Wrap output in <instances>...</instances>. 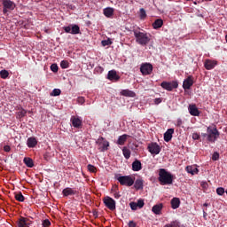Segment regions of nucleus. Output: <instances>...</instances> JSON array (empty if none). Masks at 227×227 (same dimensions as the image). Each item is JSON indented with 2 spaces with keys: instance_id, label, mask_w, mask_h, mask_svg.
<instances>
[{
  "instance_id": "17",
  "label": "nucleus",
  "mask_w": 227,
  "mask_h": 227,
  "mask_svg": "<svg viewBox=\"0 0 227 227\" xmlns=\"http://www.w3.org/2000/svg\"><path fill=\"white\" fill-rule=\"evenodd\" d=\"M173 134H175V129H168L164 133V141H166V143H169V141L171 139H173Z\"/></svg>"
},
{
  "instance_id": "50",
  "label": "nucleus",
  "mask_w": 227,
  "mask_h": 227,
  "mask_svg": "<svg viewBox=\"0 0 227 227\" xmlns=\"http://www.w3.org/2000/svg\"><path fill=\"white\" fill-rule=\"evenodd\" d=\"M162 102V99L160 98H157L154 99V104H156V106H159V104H160Z\"/></svg>"
},
{
  "instance_id": "3",
  "label": "nucleus",
  "mask_w": 227,
  "mask_h": 227,
  "mask_svg": "<svg viewBox=\"0 0 227 227\" xmlns=\"http://www.w3.org/2000/svg\"><path fill=\"white\" fill-rule=\"evenodd\" d=\"M133 33L136 38V42L138 43V45L145 47L150 43V34L146 32H141L139 30H135Z\"/></svg>"
},
{
  "instance_id": "22",
  "label": "nucleus",
  "mask_w": 227,
  "mask_h": 227,
  "mask_svg": "<svg viewBox=\"0 0 227 227\" xmlns=\"http://www.w3.org/2000/svg\"><path fill=\"white\" fill-rule=\"evenodd\" d=\"M62 194L65 197L67 196H74L75 194H77V191H74V189L70 188V187H67L62 191Z\"/></svg>"
},
{
  "instance_id": "51",
  "label": "nucleus",
  "mask_w": 227,
  "mask_h": 227,
  "mask_svg": "<svg viewBox=\"0 0 227 227\" xmlns=\"http://www.w3.org/2000/svg\"><path fill=\"white\" fill-rule=\"evenodd\" d=\"M183 124H184V121H182V119H177L176 126L177 127H182Z\"/></svg>"
},
{
  "instance_id": "24",
  "label": "nucleus",
  "mask_w": 227,
  "mask_h": 227,
  "mask_svg": "<svg viewBox=\"0 0 227 227\" xmlns=\"http://www.w3.org/2000/svg\"><path fill=\"white\" fill-rule=\"evenodd\" d=\"M144 184H145V181L141 178H138L135 181V184H134V188L137 190V191H141L143 190V187H144Z\"/></svg>"
},
{
  "instance_id": "15",
  "label": "nucleus",
  "mask_w": 227,
  "mask_h": 227,
  "mask_svg": "<svg viewBox=\"0 0 227 227\" xmlns=\"http://www.w3.org/2000/svg\"><path fill=\"white\" fill-rule=\"evenodd\" d=\"M216 65H217V61L215 60L206 59L204 62V67L206 70H214Z\"/></svg>"
},
{
  "instance_id": "45",
  "label": "nucleus",
  "mask_w": 227,
  "mask_h": 227,
  "mask_svg": "<svg viewBox=\"0 0 227 227\" xmlns=\"http://www.w3.org/2000/svg\"><path fill=\"white\" fill-rule=\"evenodd\" d=\"M51 72H54V73L58 72V70H59L58 65L52 64L51 66Z\"/></svg>"
},
{
  "instance_id": "19",
  "label": "nucleus",
  "mask_w": 227,
  "mask_h": 227,
  "mask_svg": "<svg viewBox=\"0 0 227 227\" xmlns=\"http://www.w3.org/2000/svg\"><path fill=\"white\" fill-rule=\"evenodd\" d=\"M38 145V140H36V137H30L27 140V146L28 148H35Z\"/></svg>"
},
{
  "instance_id": "53",
  "label": "nucleus",
  "mask_w": 227,
  "mask_h": 227,
  "mask_svg": "<svg viewBox=\"0 0 227 227\" xmlns=\"http://www.w3.org/2000/svg\"><path fill=\"white\" fill-rule=\"evenodd\" d=\"M96 70H97L98 72H102V71L104 70V67H96Z\"/></svg>"
},
{
  "instance_id": "58",
  "label": "nucleus",
  "mask_w": 227,
  "mask_h": 227,
  "mask_svg": "<svg viewBox=\"0 0 227 227\" xmlns=\"http://www.w3.org/2000/svg\"><path fill=\"white\" fill-rule=\"evenodd\" d=\"M204 207H208V204L207 203H204Z\"/></svg>"
},
{
  "instance_id": "16",
  "label": "nucleus",
  "mask_w": 227,
  "mask_h": 227,
  "mask_svg": "<svg viewBox=\"0 0 227 227\" xmlns=\"http://www.w3.org/2000/svg\"><path fill=\"white\" fill-rule=\"evenodd\" d=\"M31 224V222H29V219L20 216L18 220V226L19 227H29Z\"/></svg>"
},
{
  "instance_id": "26",
  "label": "nucleus",
  "mask_w": 227,
  "mask_h": 227,
  "mask_svg": "<svg viewBox=\"0 0 227 227\" xmlns=\"http://www.w3.org/2000/svg\"><path fill=\"white\" fill-rule=\"evenodd\" d=\"M162 204H156L153 207L152 212L156 215H160V212H162Z\"/></svg>"
},
{
  "instance_id": "31",
  "label": "nucleus",
  "mask_w": 227,
  "mask_h": 227,
  "mask_svg": "<svg viewBox=\"0 0 227 227\" xmlns=\"http://www.w3.org/2000/svg\"><path fill=\"white\" fill-rule=\"evenodd\" d=\"M121 95H122V97H136V93L129 90H122Z\"/></svg>"
},
{
  "instance_id": "29",
  "label": "nucleus",
  "mask_w": 227,
  "mask_h": 227,
  "mask_svg": "<svg viewBox=\"0 0 227 227\" xmlns=\"http://www.w3.org/2000/svg\"><path fill=\"white\" fill-rule=\"evenodd\" d=\"M24 164H26L27 168H33L35 166V162L33 161V159L29 157H25L23 159Z\"/></svg>"
},
{
  "instance_id": "37",
  "label": "nucleus",
  "mask_w": 227,
  "mask_h": 227,
  "mask_svg": "<svg viewBox=\"0 0 227 227\" xmlns=\"http://www.w3.org/2000/svg\"><path fill=\"white\" fill-rule=\"evenodd\" d=\"M26 114H27V111H26L24 108L20 109V111L18 112L19 118H24Z\"/></svg>"
},
{
  "instance_id": "52",
  "label": "nucleus",
  "mask_w": 227,
  "mask_h": 227,
  "mask_svg": "<svg viewBox=\"0 0 227 227\" xmlns=\"http://www.w3.org/2000/svg\"><path fill=\"white\" fill-rule=\"evenodd\" d=\"M200 185H201V187H203V189H207L208 187V183L207 182H201Z\"/></svg>"
},
{
  "instance_id": "46",
  "label": "nucleus",
  "mask_w": 227,
  "mask_h": 227,
  "mask_svg": "<svg viewBox=\"0 0 227 227\" xmlns=\"http://www.w3.org/2000/svg\"><path fill=\"white\" fill-rule=\"evenodd\" d=\"M200 137L198 132H195V133L192 134V139H194V141L200 140Z\"/></svg>"
},
{
  "instance_id": "42",
  "label": "nucleus",
  "mask_w": 227,
  "mask_h": 227,
  "mask_svg": "<svg viewBox=\"0 0 227 227\" xmlns=\"http://www.w3.org/2000/svg\"><path fill=\"white\" fill-rule=\"evenodd\" d=\"M140 19H146V11L145 9H140Z\"/></svg>"
},
{
  "instance_id": "35",
  "label": "nucleus",
  "mask_w": 227,
  "mask_h": 227,
  "mask_svg": "<svg viewBox=\"0 0 227 227\" xmlns=\"http://www.w3.org/2000/svg\"><path fill=\"white\" fill-rule=\"evenodd\" d=\"M60 95H61V90H59V89H54L51 92V97H59Z\"/></svg>"
},
{
  "instance_id": "5",
  "label": "nucleus",
  "mask_w": 227,
  "mask_h": 227,
  "mask_svg": "<svg viewBox=\"0 0 227 227\" xmlns=\"http://www.w3.org/2000/svg\"><path fill=\"white\" fill-rule=\"evenodd\" d=\"M96 144L98 145L99 151L107 152L109 148V141L106 140L104 137H99L96 141Z\"/></svg>"
},
{
  "instance_id": "40",
  "label": "nucleus",
  "mask_w": 227,
  "mask_h": 227,
  "mask_svg": "<svg viewBox=\"0 0 227 227\" xmlns=\"http://www.w3.org/2000/svg\"><path fill=\"white\" fill-rule=\"evenodd\" d=\"M87 168L90 173H97V168L95 166L89 164Z\"/></svg>"
},
{
  "instance_id": "34",
  "label": "nucleus",
  "mask_w": 227,
  "mask_h": 227,
  "mask_svg": "<svg viewBox=\"0 0 227 227\" xmlns=\"http://www.w3.org/2000/svg\"><path fill=\"white\" fill-rule=\"evenodd\" d=\"M15 200L17 201L22 202L26 200V198H24V195H22V192H19L18 193H15Z\"/></svg>"
},
{
  "instance_id": "43",
  "label": "nucleus",
  "mask_w": 227,
  "mask_h": 227,
  "mask_svg": "<svg viewBox=\"0 0 227 227\" xmlns=\"http://www.w3.org/2000/svg\"><path fill=\"white\" fill-rule=\"evenodd\" d=\"M212 160H219V153L215 152L212 155Z\"/></svg>"
},
{
  "instance_id": "56",
  "label": "nucleus",
  "mask_w": 227,
  "mask_h": 227,
  "mask_svg": "<svg viewBox=\"0 0 227 227\" xmlns=\"http://www.w3.org/2000/svg\"><path fill=\"white\" fill-rule=\"evenodd\" d=\"M93 215H94V217H98V212L94 211V212H93Z\"/></svg>"
},
{
  "instance_id": "1",
  "label": "nucleus",
  "mask_w": 227,
  "mask_h": 227,
  "mask_svg": "<svg viewBox=\"0 0 227 227\" xmlns=\"http://www.w3.org/2000/svg\"><path fill=\"white\" fill-rule=\"evenodd\" d=\"M158 180L160 185H172L174 176L173 174L167 171L166 168H160Z\"/></svg>"
},
{
  "instance_id": "32",
  "label": "nucleus",
  "mask_w": 227,
  "mask_h": 227,
  "mask_svg": "<svg viewBox=\"0 0 227 227\" xmlns=\"http://www.w3.org/2000/svg\"><path fill=\"white\" fill-rule=\"evenodd\" d=\"M130 149H129L127 146H124L122 148V154L124 155V158L129 160L130 159Z\"/></svg>"
},
{
  "instance_id": "9",
  "label": "nucleus",
  "mask_w": 227,
  "mask_h": 227,
  "mask_svg": "<svg viewBox=\"0 0 227 227\" xmlns=\"http://www.w3.org/2000/svg\"><path fill=\"white\" fill-rule=\"evenodd\" d=\"M65 33H69L70 35H79L81 33V27L78 25H69L63 27Z\"/></svg>"
},
{
  "instance_id": "6",
  "label": "nucleus",
  "mask_w": 227,
  "mask_h": 227,
  "mask_svg": "<svg viewBox=\"0 0 227 227\" xmlns=\"http://www.w3.org/2000/svg\"><path fill=\"white\" fill-rule=\"evenodd\" d=\"M160 86L163 90H166L167 91H173L174 90H176V88H178V82H162L160 83Z\"/></svg>"
},
{
  "instance_id": "47",
  "label": "nucleus",
  "mask_w": 227,
  "mask_h": 227,
  "mask_svg": "<svg viewBox=\"0 0 227 227\" xmlns=\"http://www.w3.org/2000/svg\"><path fill=\"white\" fill-rule=\"evenodd\" d=\"M4 152H6L7 153L12 152V147L10 145H4Z\"/></svg>"
},
{
  "instance_id": "38",
  "label": "nucleus",
  "mask_w": 227,
  "mask_h": 227,
  "mask_svg": "<svg viewBox=\"0 0 227 227\" xmlns=\"http://www.w3.org/2000/svg\"><path fill=\"white\" fill-rule=\"evenodd\" d=\"M113 44V41H111V39H107V40H103L101 42V45L103 47H107V45H112Z\"/></svg>"
},
{
  "instance_id": "44",
  "label": "nucleus",
  "mask_w": 227,
  "mask_h": 227,
  "mask_svg": "<svg viewBox=\"0 0 227 227\" xmlns=\"http://www.w3.org/2000/svg\"><path fill=\"white\" fill-rule=\"evenodd\" d=\"M51 226V221L49 219H45L43 221V227H49Z\"/></svg>"
},
{
  "instance_id": "12",
  "label": "nucleus",
  "mask_w": 227,
  "mask_h": 227,
  "mask_svg": "<svg viewBox=\"0 0 227 227\" xmlns=\"http://www.w3.org/2000/svg\"><path fill=\"white\" fill-rule=\"evenodd\" d=\"M194 84V77L189 75L183 82L184 90H191V87Z\"/></svg>"
},
{
  "instance_id": "57",
  "label": "nucleus",
  "mask_w": 227,
  "mask_h": 227,
  "mask_svg": "<svg viewBox=\"0 0 227 227\" xmlns=\"http://www.w3.org/2000/svg\"><path fill=\"white\" fill-rule=\"evenodd\" d=\"M203 214H204V217H207V212H203Z\"/></svg>"
},
{
  "instance_id": "20",
  "label": "nucleus",
  "mask_w": 227,
  "mask_h": 227,
  "mask_svg": "<svg viewBox=\"0 0 227 227\" xmlns=\"http://www.w3.org/2000/svg\"><path fill=\"white\" fill-rule=\"evenodd\" d=\"M143 169V164L141 163V160H135L132 162V171H141Z\"/></svg>"
},
{
  "instance_id": "11",
  "label": "nucleus",
  "mask_w": 227,
  "mask_h": 227,
  "mask_svg": "<svg viewBox=\"0 0 227 227\" xmlns=\"http://www.w3.org/2000/svg\"><path fill=\"white\" fill-rule=\"evenodd\" d=\"M70 121L74 129H81L82 127V120L75 115L71 116Z\"/></svg>"
},
{
  "instance_id": "4",
  "label": "nucleus",
  "mask_w": 227,
  "mask_h": 227,
  "mask_svg": "<svg viewBox=\"0 0 227 227\" xmlns=\"http://www.w3.org/2000/svg\"><path fill=\"white\" fill-rule=\"evenodd\" d=\"M115 178L119 181V184L125 185L126 187H132V184L136 182V177L132 176H115Z\"/></svg>"
},
{
  "instance_id": "7",
  "label": "nucleus",
  "mask_w": 227,
  "mask_h": 227,
  "mask_svg": "<svg viewBox=\"0 0 227 227\" xmlns=\"http://www.w3.org/2000/svg\"><path fill=\"white\" fill-rule=\"evenodd\" d=\"M147 150L152 155H159L160 153V145L155 142L148 144Z\"/></svg>"
},
{
  "instance_id": "2",
  "label": "nucleus",
  "mask_w": 227,
  "mask_h": 227,
  "mask_svg": "<svg viewBox=\"0 0 227 227\" xmlns=\"http://www.w3.org/2000/svg\"><path fill=\"white\" fill-rule=\"evenodd\" d=\"M201 136L206 139V141H208L209 143H215V141L219 139V136H221V134L219 133V130H217V128L207 127V133H201Z\"/></svg>"
},
{
  "instance_id": "25",
  "label": "nucleus",
  "mask_w": 227,
  "mask_h": 227,
  "mask_svg": "<svg viewBox=\"0 0 227 227\" xmlns=\"http://www.w3.org/2000/svg\"><path fill=\"white\" fill-rule=\"evenodd\" d=\"M103 13H104L105 17L111 19V17L113 15H114V9H113L112 7L105 8L103 11Z\"/></svg>"
},
{
  "instance_id": "36",
  "label": "nucleus",
  "mask_w": 227,
  "mask_h": 227,
  "mask_svg": "<svg viewBox=\"0 0 227 227\" xmlns=\"http://www.w3.org/2000/svg\"><path fill=\"white\" fill-rule=\"evenodd\" d=\"M8 75H10V73H8V71L7 70H2V71H0V77L2 78V79H7L8 78Z\"/></svg>"
},
{
  "instance_id": "48",
  "label": "nucleus",
  "mask_w": 227,
  "mask_h": 227,
  "mask_svg": "<svg viewBox=\"0 0 227 227\" xmlns=\"http://www.w3.org/2000/svg\"><path fill=\"white\" fill-rule=\"evenodd\" d=\"M77 102H78V104H84L85 99H84V98H82V97H79V98H77Z\"/></svg>"
},
{
  "instance_id": "10",
  "label": "nucleus",
  "mask_w": 227,
  "mask_h": 227,
  "mask_svg": "<svg viewBox=\"0 0 227 227\" xmlns=\"http://www.w3.org/2000/svg\"><path fill=\"white\" fill-rule=\"evenodd\" d=\"M140 72L143 74V75H150L152 72H153V66L152 64H144L140 67Z\"/></svg>"
},
{
  "instance_id": "21",
  "label": "nucleus",
  "mask_w": 227,
  "mask_h": 227,
  "mask_svg": "<svg viewBox=\"0 0 227 227\" xmlns=\"http://www.w3.org/2000/svg\"><path fill=\"white\" fill-rule=\"evenodd\" d=\"M185 171L190 175H198L200 173V169L195 165L187 166L185 168Z\"/></svg>"
},
{
  "instance_id": "41",
  "label": "nucleus",
  "mask_w": 227,
  "mask_h": 227,
  "mask_svg": "<svg viewBox=\"0 0 227 227\" xmlns=\"http://www.w3.org/2000/svg\"><path fill=\"white\" fill-rule=\"evenodd\" d=\"M225 191L224 188L223 187H219L216 189V193L218 194V196H223V194H224Z\"/></svg>"
},
{
  "instance_id": "14",
  "label": "nucleus",
  "mask_w": 227,
  "mask_h": 227,
  "mask_svg": "<svg viewBox=\"0 0 227 227\" xmlns=\"http://www.w3.org/2000/svg\"><path fill=\"white\" fill-rule=\"evenodd\" d=\"M129 207L131 210H137V208H143V207H145V200L143 199H139L137 202H130Z\"/></svg>"
},
{
  "instance_id": "27",
  "label": "nucleus",
  "mask_w": 227,
  "mask_h": 227,
  "mask_svg": "<svg viewBox=\"0 0 227 227\" xmlns=\"http://www.w3.org/2000/svg\"><path fill=\"white\" fill-rule=\"evenodd\" d=\"M127 137H129V135H127V134L120 136L117 140V145L123 146V145H125V143H127Z\"/></svg>"
},
{
  "instance_id": "54",
  "label": "nucleus",
  "mask_w": 227,
  "mask_h": 227,
  "mask_svg": "<svg viewBox=\"0 0 227 227\" xmlns=\"http://www.w3.org/2000/svg\"><path fill=\"white\" fill-rule=\"evenodd\" d=\"M114 198H115L116 200H118L121 195H120V193H118V192H115V193L114 194Z\"/></svg>"
},
{
  "instance_id": "30",
  "label": "nucleus",
  "mask_w": 227,
  "mask_h": 227,
  "mask_svg": "<svg viewBox=\"0 0 227 227\" xmlns=\"http://www.w3.org/2000/svg\"><path fill=\"white\" fill-rule=\"evenodd\" d=\"M171 207L174 210H176L180 207V199L178 198H173L171 200Z\"/></svg>"
},
{
  "instance_id": "55",
  "label": "nucleus",
  "mask_w": 227,
  "mask_h": 227,
  "mask_svg": "<svg viewBox=\"0 0 227 227\" xmlns=\"http://www.w3.org/2000/svg\"><path fill=\"white\" fill-rule=\"evenodd\" d=\"M8 10H9L8 8L4 7V9H3V12H4V13H8Z\"/></svg>"
},
{
  "instance_id": "33",
  "label": "nucleus",
  "mask_w": 227,
  "mask_h": 227,
  "mask_svg": "<svg viewBox=\"0 0 227 227\" xmlns=\"http://www.w3.org/2000/svg\"><path fill=\"white\" fill-rule=\"evenodd\" d=\"M181 223L179 221L175 220L164 225V227H180Z\"/></svg>"
},
{
  "instance_id": "28",
  "label": "nucleus",
  "mask_w": 227,
  "mask_h": 227,
  "mask_svg": "<svg viewBox=\"0 0 227 227\" xmlns=\"http://www.w3.org/2000/svg\"><path fill=\"white\" fill-rule=\"evenodd\" d=\"M164 25V21L162 19H157L153 23V29H160V27H162Z\"/></svg>"
},
{
  "instance_id": "39",
  "label": "nucleus",
  "mask_w": 227,
  "mask_h": 227,
  "mask_svg": "<svg viewBox=\"0 0 227 227\" xmlns=\"http://www.w3.org/2000/svg\"><path fill=\"white\" fill-rule=\"evenodd\" d=\"M60 67L61 68H68V67H70V63H68V60H62L60 62Z\"/></svg>"
},
{
  "instance_id": "8",
  "label": "nucleus",
  "mask_w": 227,
  "mask_h": 227,
  "mask_svg": "<svg viewBox=\"0 0 227 227\" xmlns=\"http://www.w3.org/2000/svg\"><path fill=\"white\" fill-rule=\"evenodd\" d=\"M103 203H105V207H107L109 210H116V200L111 197H106L103 200Z\"/></svg>"
},
{
  "instance_id": "49",
  "label": "nucleus",
  "mask_w": 227,
  "mask_h": 227,
  "mask_svg": "<svg viewBox=\"0 0 227 227\" xmlns=\"http://www.w3.org/2000/svg\"><path fill=\"white\" fill-rule=\"evenodd\" d=\"M129 227H136L137 224L134 221H129L128 223Z\"/></svg>"
},
{
  "instance_id": "13",
  "label": "nucleus",
  "mask_w": 227,
  "mask_h": 227,
  "mask_svg": "<svg viewBox=\"0 0 227 227\" xmlns=\"http://www.w3.org/2000/svg\"><path fill=\"white\" fill-rule=\"evenodd\" d=\"M107 79L113 82H118L120 81V75H118L116 70H110L107 74Z\"/></svg>"
},
{
  "instance_id": "18",
  "label": "nucleus",
  "mask_w": 227,
  "mask_h": 227,
  "mask_svg": "<svg viewBox=\"0 0 227 227\" xmlns=\"http://www.w3.org/2000/svg\"><path fill=\"white\" fill-rule=\"evenodd\" d=\"M188 110L192 116H200V110L196 105H189Z\"/></svg>"
},
{
  "instance_id": "23",
  "label": "nucleus",
  "mask_w": 227,
  "mask_h": 227,
  "mask_svg": "<svg viewBox=\"0 0 227 227\" xmlns=\"http://www.w3.org/2000/svg\"><path fill=\"white\" fill-rule=\"evenodd\" d=\"M4 8H7L9 10H15V3L11 0H3Z\"/></svg>"
}]
</instances>
